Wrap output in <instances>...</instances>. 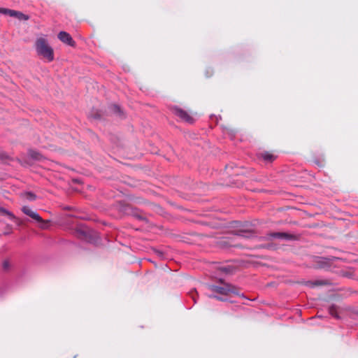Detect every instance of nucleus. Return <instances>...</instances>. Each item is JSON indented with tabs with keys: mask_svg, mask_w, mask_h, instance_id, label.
<instances>
[{
	"mask_svg": "<svg viewBox=\"0 0 358 358\" xmlns=\"http://www.w3.org/2000/svg\"><path fill=\"white\" fill-rule=\"evenodd\" d=\"M329 313L334 316V317H337L338 315H337V310H336V308L335 306H331L329 309Z\"/></svg>",
	"mask_w": 358,
	"mask_h": 358,
	"instance_id": "14",
	"label": "nucleus"
},
{
	"mask_svg": "<svg viewBox=\"0 0 358 358\" xmlns=\"http://www.w3.org/2000/svg\"><path fill=\"white\" fill-rule=\"evenodd\" d=\"M16 11L17 10L8 9V8H0V13L8 15L10 17H14L16 14Z\"/></svg>",
	"mask_w": 358,
	"mask_h": 358,
	"instance_id": "11",
	"label": "nucleus"
},
{
	"mask_svg": "<svg viewBox=\"0 0 358 358\" xmlns=\"http://www.w3.org/2000/svg\"><path fill=\"white\" fill-rule=\"evenodd\" d=\"M36 48L38 54L46 58L49 62L54 59L53 50L45 39L38 38L36 42Z\"/></svg>",
	"mask_w": 358,
	"mask_h": 358,
	"instance_id": "1",
	"label": "nucleus"
},
{
	"mask_svg": "<svg viewBox=\"0 0 358 358\" xmlns=\"http://www.w3.org/2000/svg\"><path fill=\"white\" fill-rule=\"evenodd\" d=\"M171 110L176 115L179 117L182 120L190 124L193 123L194 118L187 111L180 108L178 106L171 107Z\"/></svg>",
	"mask_w": 358,
	"mask_h": 358,
	"instance_id": "5",
	"label": "nucleus"
},
{
	"mask_svg": "<svg viewBox=\"0 0 358 358\" xmlns=\"http://www.w3.org/2000/svg\"><path fill=\"white\" fill-rule=\"evenodd\" d=\"M213 297L217 298L219 300H222V299L220 297H217V296H213Z\"/></svg>",
	"mask_w": 358,
	"mask_h": 358,
	"instance_id": "19",
	"label": "nucleus"
},
{
	"mask_svg": "<svg viewBox=\"0 0 358 358\" xmlns=\"http://www.w3.org/2000/svg\"><path fill=\"white\" fill-rule=\"evenodd\" d=\"M229 245L230 246H236V245H232V244H230Z\"/></svg>",
	"mask_w": 358,
	"mask_h": 358,
	"instance_id": "20",
	"label": "nucleus"
},
{
	"mask_svg": "<svg viewBox=\"0 0 358 358\" xmlns=\"http://www.w3.org/2000/svg\"><path fill=\"white\" fill-rule=\"evenodd\" d=\"M24 196L25 197L26 199L29 201H34L36 198V196L34 193L30 192H25L24 194Z\"/></svg>",
	"mask_w": 358,
	"mask_h": 358,
	"instance_id": "13",
	"label": "nucleus"
},
{
	"mask_svg": "<svg viewBox=\"0 0 358 358\" xmlns=\"http://www.w3.org/2000/svg\"><path fill=\"white\" fill-rule=\"evenodd\" d=\"M310 286L311 287H315V286H323L329 285V282L327 280H318L315 281H310L308 282Z\"/></svg>",
	"mask_w": 358,
	"mask_h": 358,
	"instance_id": "9",
	"label": "nucleus"
},
{
	"mask_svg": "<svg viewBox=\"0 0 358 358\" xmlns=\"http://www.w3.org/2000/svg\"><path fill=\"white\" fill-rule=\"evenodd\" d=\"M115 109H117L118 111H120V107H119V106H115Z\"/></svg>",
	"mask_w": 358,
	"mask_h": 358,
	"instance_id": "18",
	"label": "nucleus"
},
{
	"mask_svg": "<svg viewBox=\"0 0 358 358\" xmlns=\"http://www.w3.org/2000/svg\"><path fill=\"white\" fill-rule=\"evenodd\" d=\"M258 157L266 162H272L277 158V156L269 151H263L258 154Z\"/></svg>",
	"mask_w": 358,
	"mask_h": 358,
	"instance_id": "7",
	"label": "nucleus"
},
{
	"mask_svg": "<svg viewBox=\"0 0 358 358\" xmlns=\"http://www.w3.org/2000/svg\"><path fill=\"white\" fill-rule=\"evenodd\" d=\"M22 211L27 215L29 216L36 222H39L40 228L45 229L48 228V223L49 220H44L42 217L35 211L32 210L29 206H24L22 208Z\"/></svg>",
	"mask_w": 358,
	"mask_h": 358,
	"instance_id": "3",
	"label": "nucleus"
},
{
	"mask_svg": "<svg viewBox=\"0 0 358 358\" xmlns=\"http://www.w3.org/2000/svg\"><path fill=\"white\" fill-rule=\"evenodd\" d=\"M191 297L192 298L193 301L194 302L196 301V295H197V292L194 290V291H192L190 293H189Z\"/></svg>",
	"mask_w": 358,
	"mask_h": 358,
	"instance_id": "17",
	"label": "nucleus"
},
{
	"mask_svg": "<svg viewBox=\"0 0 358 358\" xmlns=\"http://www.w3.org/2000/svg\"><path fill=\"white\" fill-rule=\"evenodd\" d=\"M14 17L20 20H28L29 18L28 15L22 13L20 11H16V14Z\"/></svg>",
	"mask_w": 358,
	"mask_h": 358,
	"instance_id": "12",
	"label": "nucleus"
},
{
	"mask_svg": "<svg viewBox=\"0 0 358 358\" xmlns=\"http://www.w3.org/2000/svg\"><path fill=\"white\" fill-rule=\"evenodd\" d=\"M268 238H278L287 241H296L299 238V236L286 232H271L267 234Z\"/></svg>",
	"mask_w": 358,
	"mask_h": 358,
	"instance_id": "4",
	"label": "nucleus"
},
{
	"mask_svg": "<svg viewBox=\"0 0 358 358\" xmlns=\"http://www.w3.org/2000/svg\"><path fill=\"white\" fill-rule=\"evenodd\" d=\"M2 267H3V270H5V271L9 270V268H10V264L9 261L4 260L2 264Z\"/></svg>",
	"mask_w": 358,
	"mask_h": 358,
	"instance_id": "15",
	"label": "nucleus"
},
{
	"mask_svg": "<svg viewBox=\"0 0 358 358\" xmlns=\"http://www.w3.org/2000/svg\"><path fill=\"white\" fill-rule=\"evenodd\" d=\"M208 288L210 291L222 295H228L230 293H236L235 291L236 287L224 282L222 280H220V284L219 285H210L208 286Z\"/></svg>",
	"mask_w": 358,
	"mask_h": 358,
	"instance_id": "2",
	"label": "nucleus"
},
{
	"mask_svg": "<svg viewBox=\"0 0 358 358\" xmlns=\"http://www.w3.org/2000/svg\"><path fill=\"white\" fill-rule=\"evenodd\" d=\"M29 155L33 159L40 161L42 159L43 157L42 155L37 151L30 150H29Z\"/></svg>",
	"mask_w": 358,
	"mask_h": 358,
	"instance_id": "10",
	"label": "nucleus"
},
{
	"mask_svg": "<svg viewBox=\"0 0 358 358\" xmlns=\"http://www.w3.org/2000/svg\"><path fill=\"white\" fill-rule=\"evenodd\" d=\"M76 234H77V236L80 238H85V236H86V233L81 230H78L76 231Z\"/></svg>",
	"mask_w": 358,
	"mask_h": 358,
	"instance_id": "16",
	"label": "nucleus"
},
{
	"mask_svg": "<svg viewBox=\"0 0 358 358\" xmlns=\"http://www.w3.org/2000/svg\"><path fill=\"white\" fill-rule=\"evenodd\" d=\"M0 214L2 215L8 216L10 220L15 221L19 224H21V222L18 218H17L13 213L10 211L6 210V208L3 207H0Z\"/></svg>",
	"mask_w": 358,
	"mask_h": 358,
	"instance_id": "8",
	"label": "nucleus"
},
{
	"mask_svg": "<svg viewBox=\"0 0 358 358\" xmlns=\"http://www.w3.org/2000/svg\"><path fill=\"white\" fill-rule=\"evenodd\" d=\"M58 38L63 42L71 47L75 46L76 42L73 41L71 35L66 31H60L58 34Z\"/></svg>",
	"mask_w": 358,
	"mask_h": 358,
	"instance_id": "6",
	"label": "nucleus"
}]
</instances>
